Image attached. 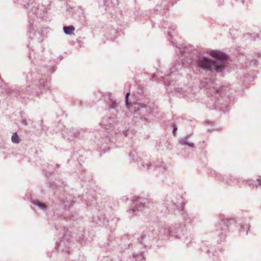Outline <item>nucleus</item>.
<instances>
[{
  "mask_svg": "<svg viewBox=\"0 0 261 261\" xmlns=\"http://www.w3.org/2000/svg\"><path fill=\"white\" fill-rule=\"evenodd\" d=\"M211 55L217 60H211L204 57H201L197 61L199 67L205 69H215L217 71H221L224 68V60L226 56L219 51H213Z\"/></svg>",
  "mask_w": 261,
  "mask_h": 261,
  "instance_id": "1",
  "label": "nucleus"
},
{
  "mask_svg": "<svg viewBox=\"0 0 261 261\" xmlns=\"http://www.w3.org/2000/svg\"><path fill=\"white\" fill-rule=\"evenodd\" d=\"M244 226L242 219L234 216L229 217V230L241 232Z\"/></svg>",
  "mask_w": 261,
  "mask_h": 261,
  "instance_id": "2",
  "label": "nucleus"
},
{
  "mask_svg": "<svg viewBox=\"0 0 261 261\" xmlns=\"http://www.w3.org/2000/svg\"><path fill=\"white\" fill-rule=\"evenodd\" d=\"M247 184L250 187L252 188H257L258 186L261 185L259 182V179L258 178H256L255 180H248Z\"/></svg>",
  "mask_w": 261,
  "mask_h": 261,
  "instance_id": "3",
  "label": "nucleus"
},
{
  "mask_svg": "<svg viewBox=\"0 0 261 261\" xmlns=\"http://www.w3.org/2000/svg\"><path fill=\"white\" fill-rule=\"evenodd\" d=\"M63 30L65 34L70 35L74 32L75 29L73 26L71 25L68 27H64L63 28Z\"/></svg>",
  "mask_w": 261,
  "mask_h": 261,
  "instance_id": "4",
  "label": "nucleus"
},
{
  "mask_svg": "<svg viewBox=\"0 0 261 261\" xmlns=\"http://www.w3.org/2000/svg\"><path fill=\"white\" fill-rule=\"evenodd\" d=\"M245 37L250 38L251 40H254L255 37H256L257 38H259V35L257 34H255L254 33H248L245 35Z\"/></svg>",
  "mask_w": 261,
  "mask_h": 261,
  "instance_id": "5",
  "label": "nucleus"
},
{
  "mask_svg": "<svg viewBox=\"0 0 261 261\" xmlns=\"http://www.w3.org/2000/svg\"><path fill=\"white\" fill-rule=\"evenodd\" d=\"M12 141L14 143H18L20 140L16 133H14L12 136Z\"/></svg>",
  "mask_w": 261,
  "mask_h": 261,
  "instance_id": "6",
  "label": "nucleus"
},
{
  "mask_svg": "<svg viewBox=\"0 0 261 261\" xmlns=\"http://www.w3.org/2000/svg\"><path fill=\"white\" fill-rule=\"evenodd\" d=\"M257 62H258V61H257V60H256V59H253V60H251V62H250V64H251V65H256V64H257Z\"/></svg>",
  "mask_w": 261,
  "mask_h": 261,
  "instance_id": "7",
  "label": "nucleus"
},
{
  "mask_svg": "<svg viewBox=\"0 0 261 261\" xmlns=\"http://www.w3.org/2000/svg\"><path fill=\"white\" fill-rule=\"evenodd\" d=\"M129 95V93H127L125 96L126 103L127 105H128V97Z\"/></svg>",
  "mask_w": 261,
  "mask_h": 261,
  "instance_id": "8",
  "label": "nucleus"
},
{
  "mask_svg": "<svg viewBox=\"0 0 261 261\" xmlns=\"http://www.w3.org/2000/svg\"><path fill=\"white\" fill-rule=\"evenodd\" d=\"M37 204L40 206V207H44V204L43 203H40L39 202H37Z\"/></svg>",
  "mask_w": 261,
  "mask_h": 261,
  "instance_id": "9",
  "label": "nucleus"
},
{
  "mask_svg": "<svg viewBox=\"0 0 261 261\" xmlns=\"http://www.w3.org/2000/svg\"><path fill=\"white\" fill-rule=\"evenodd\" d=\"M176 129H177L176 127H174V129H173V133L174 136H175V132L176 130Z\"/></svg>",
  "mask_w": 261,
  "mask_h": 261,
  "instance_id": "10",
  "label": "nucleus"
},
{
  "mask_svg": "<svg viewBox=\"0 0 261 261\" xmlns=\"http://www.w3.org/2000/svg\"><path fill=\"white\" fill-rule=\"evenodd\" d=\"M246 78H247V77H245V80H244V82H245V83H247V82H248V81H247V80Z\"/></svg>",
  "mask_w": 261,
  "mask_h": 261,
  "instance_id": "11",
  "label": "nucleus"
},
{
  "mask_svg": "<svg viewBox=\"0 0 261 261\" xmlns=\"http://www.w3.org/2000/svg\"><path fill=\"white\" fill-rule=\"evenodd\" d=\"M189 145H190V146H193V144H191H191H189Z\"/></svg>",
  "mask_w": 261,
  "mask_h": 261,
  "instance_id": "12",
  "label": "nucleus"
}]
</instances>
